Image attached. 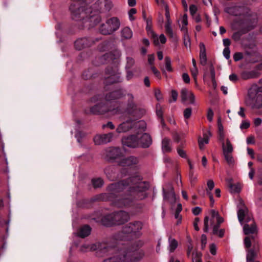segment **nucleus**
<instances>
[{"label":"nucleus","instance_id":"obj_1","mask_svg":"<svg viewBox=\"0 0 262 262\" xmlns=\"http://www.w3.org/2000/svg\"><path fill=\"white\" fill-rule=\"evenodd\" d=\"M149 184L143 181L141 177L136 176L111 184L107 187L108 194L101 196L102 200H108L115 206L123 207L129 206L134 200H142L147 196L146 191Z\"/></svg>","mask_w":262,"mask_h":262},{"label":"nucleus","instance_id":"obj_2","mask_svg":"<svg viewBox=\"0 0 262 262\" xmlns=\"http://www.w3.org/2000/svg\"><path fill=\"white\" fill-rule=\"evenodd\" d=\"M94 250L102 253H115L113 257L105 259L103 262H138L144 256L143 250L122 249L117 252L115 247L107 246L105 243H97L95 245Z\"/></svg>","mask_w":262,"mask_h":262},{"label":"nucleus","instance_id":"obj_3","mask_svg":"<svg viewBox=\"0 0 262 262\" xmlns=\"http://www.w3.org/2000/svg\"><path fill=\"white\" fill-rule=\"evenodd\" d=\"M75 1L70 7L73 19L80 20L88 19L91 23H93L92 26L96 25L100 21L101 18L98 15H92L88 17L89 14L92 13L91 8H88L84 3L81 4L80 2L81 0Z\"/></svg>","mask_w":262,"mask_h":262},{"label":"nucleus","instance_id":"obj_4","mask_svg":"<svg viewBox=\"0 0 262 262\" xmlns=\"http://www.w3.org/2000/svg\"><path fill=\"white\" fill-rule=\"evenodd\" d=\"M136 119H129L121 123L117 128L116 132L118 133L129 131L132 128L144 130L146 128V123L144 121H137Z\"/></svg>","mask_w":262,"mask_h":262},{"label":"nucleus","instance_id":"obj_5","mask_svg":"<svg viewBox=\"0 0 262 262\" xmlns=\"http://www.w3.org/2000/svg\"><path fill=\"white\" fill-rule=\"evenodd\" d=\"M129 219V216L127 212L124 211H120L107 215L105 216L103 222L105 220L108 222L105 223L107 226L113 225H119L127 222Z\"/></svg>","mask_w":262,"mask_h":262},{"label":"nucleus","instance_id":"obj_6","mask_svg":"<svg viewBox=\"0 0 262 262\" xmlns=\"http://www.w3.org/2000/svg\"><path fill=\"white\" fill-rule=\"evenodd\" d=\"M120 26L119 20L117 17H112L107 19L105 24L101 25L100 31L104 35L111 34L118 30Z\"/></svg>","mask_w":262,"mask_h":262},{"label":"nucleus","instance_id":"obj_7","mask_svg":"<svg viewBox=\"0 0 262 262\" xmlns=\"http://www.w3.org/2000/svg\"><path fill=\"white\" fill-rule=\"evenodd\" d=\"M110 104L99 103L91 107V112L95 115L103 114L107 112H111V114L115 115L120 113V110L118 107L112 108L109 107Z\"/></svg>","mask_w":262,"mask_h":262},{"label":"nucleus","instance_id":"obj_8","mask_svg":"<svg viewBox=\"0 0 262 262\" xmlns=\"http://www.w3.org/2000/svg\"><path fill=\"white\" fill-rule=\"evenodd\" d=\"M258 91V89L254 88H251L248 91L250 105L253 108H259L262 106V95Z\"/></svg>","mask_w":262,"mask_h":262},{"label":"nucleus","instance_id":"obj_9","mask_svg":"<svg viewBox=\"0 0 262 262\" xmlns=\"http://www.w3.org/2000/svg\"><path fill=\"white\" fill-rule=\"evenodd\" d=\"M180 97L183 103L195 105V97L192 91L183 88L181 90Z\"/></svg>","mask_w":262,"mask_h":262},{"label":"nucleus","instance_id":"obj_10","mask_svg":"<svg viewBox=\"0 0 262 262\" xmlns=\"http://www.w3.org/2000/svg\"><path fill=\"white\" fill-rule=\"evenodd\" d=\"M142 228V224L141 222L136 221L134 223H130L124 226L122 232L124 234L136 233L141 230Z\"/></svg>","mask_w":262,"mask_h":262},{"label":"nucleus","instance_id":"obj_11","mask_svg":"<svg viewBox=\"0 0 262 262\" xmlns=\"http://www.w3.org/2000/svg\"><path fill=\"white\" fill-rule=\"evenodd\" d=\"M140 111H144V110H141L140 108H138L137 104L134 102L132 101L128 103L125 113L126 114L134 117V119H138L141 117L139 114Z\"/></svg>","mask_w":262,"mask_h":262},{"label":"nucleus","instance_id":"obj_12","mask_svg":"<svg viewBox=\"0 0 262 262\" xmlns=\"http://www.w3.org/2000/svg\"><path fill=\"white\" fill-rule=\"evenodd\" d=\"M137 138L140 147L146 148L149 147L152 144V139L150 136L147 133L142 134L138 133Z\"/></svg>","mask_w":262,"mask_h":262},{"label":"nucleus","instance_id":"obj_13","mask_svg":"<svg viewBox=\"0 0 262 262\" xmlns=\"http://www.w3.org/2000/svg\"><path fill=\"white\" fill-rule=\"evenodd\" d=\"M114 137V134L110 133L105 134L97 135L94 138V141L96 145L106 144L110 142Z\"/></svg>","mask_w":262,"mask_h":262},{"label":"nucleus","instance_id":"obj_14","mask_svg":"<svg viewBox=\"0 0 262 262\" xmlns=\"http://www.w3.org/2000/svg\"><path fill=\"white\" fill-rule=\"evenodd\" d=\"M122 143L123 146L129 147L136 148L139 147L137 134L123 138L122 139Z\"/></svg>","mask_w":262,"mask_h":262},{"label":"nucleus","instance_id":"obj_15","mask_svg":"<svg viewBox=\"0 0 262 262\" xmlns=\"http://www.w3.org/2000/svg\"><path fill=\"white\" fill-rule=\"evenodd\" d=\"M121 149L117 147H110L106 150V156L108 159H116L121 156Z\"/></svg>","mask_w":262,"mask_h":262},{"label":"nucleus","instance_id":"obj_16","mask_svg":"<svg viewBox=\"0 0 262 262\" xmlns=\"http://www.w3.org/2000/svg\"><path fill=\"white\" fill-rule=\"evenodd\" d=\"M117 68H115L112 71H110L108 69H106V73L110 74V76L105 79L106 84H112L120 81V76L116 73Z\"/></svg>","mask_w":262,"mask_h":262},{"label":"nucleus","instance_id":"obj_17","mask_svg":"<svg viewBox=\"0 0 262 262\" xmlns=\"http://www.w3.org/2000/svg\"><path fill=\"white\" fill-rule=\"evenodd\" d=\"M139 160L137 157L130 156L123 158L119 162V165L121 166H132L137 164Z\"/></svg>","mask_w":262,"mask_h":262},{"label":"nucleus","instance_id":"obj_18","mask_svg":"<svg viewBox=\"0 0 262 262\" xmlns=\"http://www.w3.org/2000/svg\"><path fill=\"white\" fill-rule=\"evenodd\" d=\"M203 137L199 138L198 142L199 147L201 149H203L205 144H207L209 142V138L212 136V134L209 129L206 130L203 133Z\"/></svg>","mask_w":262,"mask_h":262},{"label":"nucleus","instance_id":"obj_19","mask_svg":"<svg viewBox=\"0 0 262 262\" xmlns=\"http://www.w3.org/2000/svg\"><path fill=\"white\" fill-rule=\"evenodd\" d=\"M251 221L250 224H246L243 227L245 234H255L257 232V228L255 223L253 220H249Z\"/></svg>","mask_w":262,"mask_h":262},{"label":"nucleus","instance_id":"obj_20","mask_svg":"<svg viewBox=\"0 0 262 262\" xmlns=\"http://www.w3.org/2000/svg\"><path fill=\"white\" fill-rule=\"evenodd\" d=\"M92 45L89 39L87 38H83L78 39L75 41L74 46L76 49L80 50L82 49L90 47Z\"/></svg>","mask_w":262,"mask_h":262},{"label":"nucleus","instance_id":"obj_21","mask_svg":"<svg viewBox=\"0 0 262 262\" xmlns=\"http://www.w3.org/2000/svg\"><path fill=\"white\" fill-rule=\"evenodd\" d=\"M163 192L164 200L168 202L171 204H174L176 201V194L174 191L166 192L164 188H163Z\"/></svg>","mask_w":262,"mask_h":262},{"label":"nucleus","instance_id":"obj_22","mask_svg":"<svg viewBox=\"0 0 262 262\" xmlns=\"http://www.w3.org/2000/svg\"><path fill=\"white\" fill-rule=\"evenodd\" d=\"M207 187L206 189V193L209 198L211 202L210 205L211 207H212L214 203V200L213 198V195L211 193V190L214 187V183L212 180H209L207 182Z\"/></svg>","mask_w":262,"mask_h":262},{"label":"nucleus","instance_id":"obj_23","mask_svg":"<svg viewBox=\"0 0 262 262\" xmlns=\"http://www.w3.org/2000/svg\"><path fill=\"white\" fill-rule=\"evenodd\" d=\"M259 75V73L256 70L244 71L241 73V77L244 80H247L257 78Z\"/></svg>","mask_w":262,"mask_h":262},{"label":"nucleus","instance_id":"obj_24","mask_svg":"<svg viewBox=\"0 0 262 262\" xmlns=\"http://www.w3.org/2000/svg\"><path fill=\"white\" fill-rule=\"evenodd\" d=\"M200 63L203 65H206L207 63V57L206 55V49L205 45L203 43H200Z\"/></svg>","mask_w":262,"mask_h":262},{"label":"nucleus","instance_id":"obj_25","mask_svg":"<svg viewBox=\"0 0 262 262\" xmlns=\"http://www.w3.org/2000/svg\"><path fill=\"white\" fill-rule=\"evenodd\" d=\"M162 149L164 153L171 152L172 148L170 139L166 138L163 139L162 141Z\"/></svg>","mask_w":262,"mask_h":262},{"label":"nucleus","instance_id":"obj_26","mask_svg":"<svg viewBox=\"0 0 262 262\" xmlns=\"http://www.w3.org/2000/svg\"><path fill=\"white\" fill-rule=\"evenodd\" d=\"M91 228L88 225H85L82 227L78 233V235L79 237L84 238L88 236L91 233Z\"/></svg>","mask_w":262,"mask_h":262},{"label":"nucleus","instance_id":"obj_27","mask_svg":"<svg viewBox=\"0 0 262 262\" xmlns=\"http://www.w3.org/2000/svg\"><path fill=\"white\" fill-rule=\"evenodd\" d=\"M121 97V94L119 91H114L107 94L105 99L107 101L114 100Z\"/></svg>","mask_w":262,"mask_h":262},{"label":"nucleus","instance_id":"obj_28","mask_svg":"<svg viewBox=\"0 0 262 262\" xmlns=\"http://www.w3.org/2000/svg\"><path fill=\"white\" fill-rule=\"evenodd\" d=\"M178 246V243L176 239L170 236L168 238V249L170 253L173 252Z\"/></svg>","mask_w":262,"mask_h":262},{"label":"nucleus","instance_id":"obj_29","mask_svg":"<svg viewBox=\"0 0 262 262\" xmlns=\"http://www.w3.org/2000/svg\"><path fill=\"white\" fill-rule=\"evenodd\" d=\"M222 148H223V154H224V153H232V152L233 151V146L228 139H227L226 140V144H225L224 142H223Z\"/></svg>","mask_w":262,"mask_h":262},{"label":"nucleus","instance_id":"obj_30","mask_svg":"<svg viewBox=\"0 0 262 262\" xmlns=\"http://www.w3.org/2000/svg\"><path fill=\"white\" fill-rule=\"evenodd\" d=\"M104 172L107 178L111 181H113L116 178L115 169L112 167H107L104 169Z\"/></svg>","mask_w":262,"mask_h":262},{"label":"nucleus","instance_id":"obj_31","mask_svg":"<svg viewBox=\"0 0 262 262\" xmlns=\"http://www.w3.org/2000/svg\"><path fill=\"white\" fill-rule=\"evenodd\" d=\"M121 36L126 39H130L133 36V32L130 28L126 27L121 30Z\"/></svg>","mask_w":262,"mask_h":262},{"label":"nucleus","instance_id":"obj_32","mask_svg":"<svg viewBox=\"0 0 262 262\" xmlns=\"http://www.w3.org/2000/svg\"><path fill=\"white\" fill-rule=\"evenodd\" d=\"M188 25V17L186 14H184L182 20L181 24L180 25V27L181 28V30L184 33L187 34L188 29L187 28V26Z\"/></svg>","mask_w":262,"mask_h":262},{"label":"nucleus","instance_id":"obj_33","mask_svg":"<svg viewBox=\"0 0 262 262\" xmlns=\"http://www.w3.org/2000/svg\"><path fill=\"white\" fill-rule=\"evenodd\" d=\"M246 9L242 7H234L229 9V13L234 15H241V13H244L246 11Z\"/></svg>","mask_w":262,"mask_h":262},{"label":"nucleus","instance_id":"obj_34","mask_svg":"<svg viewBox=\"0 0 262 262\" xmlns=\"http://www.w3.org/2000/svg\"><path fill=\"white\" fill-rule=\"evenodd\" d=\"M247 212V208L245 206L238 209L237 211V216L239 222L242 224V222L245 218L246 213Z\"/></svg>","mask_w":262,"mask_h":262},{"label":"nucleus","instance_id":"obj_35","mask_svg":"<svg viewBox=\"0 0 262 262\" xmlns=\"http://www.w3.org/2000/svg\"><path fill=\"white\" fill-rule=\"evenodd\" d=\"M256 252L254 249H250L247 254V262H255Z\"/></svg>","mask_w":262,"mask_h":262},{"label":"nucleus","instance_id":"obj_36","mask_svg":"<svg viewBox=\"0 0 262 262\" xmlns=\"http://www.w3.org/2000/svg\"><path fill=\"white\" fill-rule=\"evenodd\" d=\"M223 155L228 164L230 166H233L234 164V160L232 153H224Z\"/></svg>","mask_w":262,"mask_h":262},{"label":"nucleus","instance_id":"obj_37","mask_svg":"<svg viewBox=\"0 0 262 262\" xmlns=\"http://www.w3.org/2000/svg\"><path fill=\"white\" fill-rule=\"evenodd\" d=\"M229 187L231 192H238L241 189L240 185L239 184H232L231 180L229 181Z\"/></svg>","mask_w":262,"mask_h":262},{"label":"nucleus","instance_id":"obj_38","mask_svg":"<svg viewBox=\"0 0 262 262\" xmlns=\"http://www.w3.org/2000/svg\"><path fill=\"white\" fill-rule=\"evenodd\" d=\"M92 183L94 188L101 187L103 185V181L101 178L94 179L92 180Z\"/></svg>","mask_w":262,"mask_h":262},{"label":"nucleus","instance_id":"obj_39","mask_svg":"<svg viewBox=\"0 0 262 262\" xmlns=\"http://www.w3.org/2000/svg\"><path fill=\"white\" fill-rule=\"evenodd\" d=\"M202 254L198 251H193L192 252V262H202Z\"/></svg>","mask_w":262,"mask_h":262},{"label":"nucleus","instance_id":"obj_40","mask_svg":"<svg viewBox=\"0 0 262 262\" xmlns=\"http://www.w3.org/2000/svg\"><path fill=\"white\" fill-rule=\"evenodd\" d=\"M165 69L169 72H171L173 69L171 67V62L170 57L166 56L164 59Z\"/></svg>","mask_w":262,"mask_h":262},{"label":"nucleus","instance_id":"obj_41","mask_svg":"<svg viewBox=\"0 0 262 262\" xmlns=\"http://www.w3.org/2000/svg\"><path fill=\"white\" fill-rule=\"evenodd\" d=\"M192 114V109L190 107L185 108L183 112L184 117L186 119H189Z\"/></svg>","mask_w":262,"mask_h":262},{"label":"nucleus","instance_id":"obj_42","mask_svg":"<svg viewBox=\"0 0 262 262\" xmlns=\"http://www.w3.org/2000/svg\"><path fill=\"white\" fill-rule=\"evenodd\" d=\"M126 60V68L128 69L131 68L135 64V60L133 58L130 57H127Z\"/></svg>","mask_w":262,"mask_h":262},{"label":"nucleus","instance_id":"obj_43","mask_svg":"<svg viewBox=\"0 0 262 262\" xmlns=\"http://www.w3.org/2000/svg\"><path fill=\"white\" fill-rule=\"evenodd\" d=\"M104 7L106 11H109L113 7V4L112 1L110 0L104 1Z\"/></svg>","mask_w":262,"mask_h":262},{"label":"nucleus","instance_id":"obj_44","mask_svg":"<svg viewBox=\"0 0 262 262\" xmlns=\"http://www.w3.org/2000/svg\"><path fill=\"white\" fill-rule=\"evenodd\" d=\"M156 114L159 118H163V111L161 105L159 104L156 105Z\"/></svg>","mask_w":262,"mask_h":262},{"label":"nucleus","instance_id":"obj_45","mask_svg":"<svg viewBox=\"0 0 262 262\" xmlns=\"http://www.w3.org/2000/svg\"><path fill=\"white\" fill-rule=\"evenodd\" d=\"M184 43L186 48L190 47V41L188 34L184 33Z\"/></svg>","mask_w":262,"mask_h":262},{"label":"nucleus","instance_id":"obj_46","mask_svg":"<svg viewBox=\"0 0 262 262\" xmlns=\"http://www.w3.org/2000/svg\"><path fill=\"white\" fill-rule=\"evenodd\" d=\"M178 155L183 158H186L187 155L186 152L182 149L180 147H178L177 149Z\"/></svg>","mask_w":262,"mask_h":262},{"label":"nucleus","instance_id":"obj_47","mask_svg":"<svg viewBox=\"0 0 262 262\" xmlns=\"http://www.w3.org/2000/svg\"><path fill=\"white\" fill-rule=\"evenodd\" d=\"M137 13V10L135 8H132L128 12V16L129 20L133 21L135 19V17L133 15Z\"/></svg>","mask_w":262,"mask_h":262},{"label":"nucleus","instance_id":"obj_48","mask_svg":"<svg viewBox=\"0 0 262 262\" xmlns=\"http://www.w3.org/2000/svg\"><path fill=\"white\" fill-rule=\"evenodd\" d=\"M250 236H247L244 239V245L246 248H249L251 246V241Z\"/></svg>","mask_w":262,"mask_h":262},{"label":"nucleus","instance_id":"obj_49","mask_svg":"<svg viewBox=\"0 0 262 262\" xmlns=\"http://www.w3.org/2000/svg\"><path fill=\"white\" fill-rule=\"evenodd\" d=\"M243 33L241 31L235 32L232 35V38L235 40L238 41L240 39Z\"/></svg>","mask_w":262,"mask_h":262},{"label":"nucleus","instance_id":"obj_50","mask_svg":"<svg viewBox=\"0 0 262 262\" xmlns=\"http://www.w3.org/2000/svg\"><path fill=\"white\" fill-rule=\"evenodd\" d=\"M208 220L209 217L208 216H205L204 221V227L203 229V230L205 232H207L208 231Z\"/></svg>","mask_w":262,"mask_h":262},{"label":"nucleus","instance_id":"obj_51","mask_svg":"<svg viewBox=\"0 0 262 262\" xmlns=\"http://www.w3.org/2000/svg\"><path fill=\"white\" fill-rule=\"evenodd\" d=\"M243 57V54L241 52H236L233 55V59L235 61L241 60Z\"/></svg>","mask_w":262,"mask_h":262},{"label":"nucleus","instance_id":"obj_52","mask_svg":"<svg viewBox=\"0 0 262 262\" xmlns=\"http://www.w3.org/2000/svg\"><path fill=\"white\" fill-rule=\"evenodd\" d=\"M166 33L167 35H168L170 38H173L174 37V34L173 33V30L171 27H166L165 28Z\"/></svg>","mask_w":262,"mask_h":262},{"label":"nucleus","instance_id":"obj_53","mask_svg":"<svg viewBox=\"0 0 262 262\" xmlns=\"http://www.w3.org/2000/svg\"><path fill=\"white\" fill-rule=\"evenodd\" d=\"M151 69L156 77L158 79H161V74L160 72L155 67L152 66Z\"/></svg>","mask_w":262,"mask_h":262},{"label":"nucleus","instance_id":"obj_54","mask_svg":"<svg viewBox=\"0 0 262 262\" xmlns=\"http://www.w3.org/2000/svg\"><path fill=\"white\" fill-rule=\"evenodd\" d=\"M214 115L213 112L211 108H209L207 112V117L209 121L211 122Z\"/></svg>","mask_w":262,"mask_h":262},{"label":"nucleus","instance_id":"obj_55","mask_svg":"<svg viewBox=\"0 0 262 262\" xmlns=\"http://www.w3.org/2000/svg\"><path fill=\"white\" fill-rule=\"evenodd\" d=\"M198 10L197 7L194 5H191L189 7L190 13L191 15L194 16Z\"/></svg>","mask_w":262,"mask_h":262},{"label":"nucleus","instance_id":"obj_56","mask_svg":"<svg viewBox=\"0 0 262 262\" xmlns=\"http://www.w3.org/2000/svg\"><path fill=\"white\" fill-rule=\"evenodd\" d=\"M223 54H224V56H225V57L227 59H228L230 58V51L229 48H225L224 49Z\"/></svg>","mask_w":262,"mask_h":262},{"label":"nucleus","instance_id":"obj_57","mask_svg":"<svg viewBox=\"0 0 262 262\" xmlns=\"http://www.w3.org/2000/svg\"><path fill=\"white\" fill-rule=\"evenodd\" d=\"M155 95L157 100L160 101L162 99V95L161 91L159 89H156L155 91Z\"/></svg>","mask_w":262,"mask_h":262},{"label":"nucleus","instance_id":"obj_58","mask_svg":"<svg viewBox=\"0 0 262 262\" xmlns=\"http://www.w3.org/2000/svg\"><path fill=\"white\" fill-rule=\"evenodd\" d=\"M247 143L248 144H254L255 143V138L253 136H250L247 137L246 140Z\"/></svg>","mask_w":262,"mask_h":262},{"label":"nucleus","instance_id":"obj_59","mask_svg":"<svg viewBox=\"0 0 262 262\" xmlns=\"http://www.w3.org/2000/svg\"><path fill=\"white\" fill-rule=\"evenodd\" d=\"M202 211V209L200 207H195L192 209V213L194 215L199 214Z\"/></svg>","mask_w":262,"mask_h":262},{"label":"nucleus","instance_id":"obj_60","mask_svg":"<svg viewBox=\"0 0 262 262\" xmlns=\"http://www.w3.org/2000/svg\"><path fill=\"white\" fill-rule=\"evenodd\" d=\"M182 78L183 81L186 83H189L190 82V77L188 74L187 73H183L182 75Z\"/></svg>","mask_w":262,"mask_h":262},{"label":"nucleus","instance_id":"obj_61","mask_svg":"<svg viewBox=\"0 0 262 262\" xmlns=\"http://www.w3.org/2000/svg\"><path fill=\"white\" fill-rule=\"evenodd\" d=\"M191 74L193 76V77L196 79V77H197V75H198V69L197 68H193L191 70Z\"/></svg>","mask_w":262,"mask_h":262},{"label":"nucleus","instance_id":"obj_62","mask_svg":"<svg viewBox=\"0 0 262 262\" xmlns=\"http://www.w3.org/2000/svg\"><path fill=\"white\" fill-rule=\"evenodd\" d=\"M178 94V92L176 90L171 91V97L172 98L173 101L175 102L177 100Z\"/></svg>","mask_w":262,"mask_h":262},{"label":"nucleus","instance_id":"obj_63","mask_svg":"<svg viewBox=\"0 0 262 262\" xmlns=\"http://www.w3.org/2000/svg\"><path fill=\"white\" fill-rule=\"evenodd\" d=\"M250 126V123L249 122L247 121H243L242 124H241L240 128L241 129H247Z\"/></svg>","mask_w":262,"mask_h":262},{"label":"nucleus","instance_id":"obj_64","mask_svg":"<svg viewBox=\"0 0 262 262\" xmlns=\"http://www.w3.org/2000/svg\"><path fill=\"white\" fill-rule=\"evenodd\" d=\"M253 123L255 126H258L261 124L262 120L260 118H255L253 120Z\"/></svg>","mask_w":262,"mask_h":262}]
</instances>
